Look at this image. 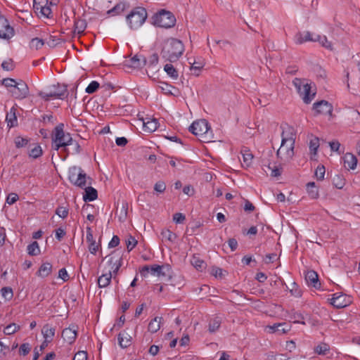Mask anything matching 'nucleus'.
I'll list each match as a JSON object with an SVG mask.
<instances>
[{
  "label": "nucleus",
  "instance_id": "nucleus-1",
  "mask_svg": "<svg viewBox=\"0 0 360 360\" xmlns=\"http://www.w3.org/2000/svg\"><path fill=\"white\" fill-rule=\"evenodd\" d=\"M184 52V45L182 41L175 38L166 39L162 44L161 56L170 63L176 62Z\"/></svg>",
  "mask_w": 360,
  "mask_h": 360
},
{
  "label": "nucleus",
  "instance_id": "nucleus-2",
  "mask_svg": "<svg viewBox=\"0 0 360 360\" xmlns=\"http://www.w3.org/2000/svg\"><path fill=\"white\" fill-rule=\"evenodd\" d=\"M189 131L199 137L201 142H210L213 139L212 131L206 120H199L189 127Z\"/></svg>",
  "mask_w": 360,
  "mask_h": 360
},
{
  "label": "nucleus",
  "instance_id": "nucleus-3",
  "mask_svg": "<svg viewBox=\"0 0 360 360\" xmlns=\"http://www.w3.org/2000/svg\"><path fill=\"white\" fill-rule=\"evenodd\" d=\"M63 128L64 124L60 123L55 127L52 134V147L56 150H58L60 148H65L74 143L71 134L65 133Z\"/></svg>",
  "mask_w": 360,
  "mask_h": 360
},
{
  "label": "nucleus",
  "instance_id": "nucleus-4",
  "mask_svg": "<svg viewBox=\"0 0 360 360\" xmlns=\"http://www.w3.org/2000/svg\"><path fill=\"white\" fill-rule=\"evenodd\" d=\"M148 17L147 11L145 8L138 6L133 8L127 15V22L131 30H137L143 25Z\"/></svg>",
  "mask_w": 360,
  "mask_h": 360
},
{
  "label": "nucleus",
  "instance_id": "nucleus-5",
  "mask_svg": "<svg viewBox=\"0 0 360 360\" xmlns=\"http://www.w3.org/2000/svg\"><path fill=\"white\" fill-rule=\"evenodd\" d=\"M152 19L154 25L164 28H170L174 26L176 22L174 15L170 11L164 9L154 14Z\"/></svg>",
  "mask_w": 360,
  "mask_h": 360
},
{
  "label": "nucleus",
  "instance_id": "nucleus-6",
  "mask_svg": "<svg viewBox=\"0 0 360 360\" xmlns=\"http://www.w3.org/2000/svg\"><path fill=\"white\" fill-rule=\"evenodd\" d=\"M298 94L302 97L303 101L308 104L314 99L316 93L311 91V86L308 83H305L299 78H295L292 81Z\"/></svg>",
  "mask_w": 360,
  "mask_h": 360
},
{
  "label": "nucleus",
  "instance_id": "nucleus-7",
  "mask_svg": "<svg viewBox=\"0 0 360 360\" xmlns=\"http://www.w3.org/2000/svg\"><path fill=\"white\" fill-rule=\"evenodd\" d=\"M294 148L295 143L281 141V146L276 152V156L283 163L289 162L295 155Z\"/></svg>",
  "mask_w": 360,
  "mask_h": 360
},
{
  "label": "nucleus",
  "instance_id": "nucleus-8",
  "mask_svg": "<svg viewBox=\"0 0 360 360\" xmlns=\"http://www.w3.org/2000/svg\"><path fill=\"white\" fill-rule=\"evenodd\" d=\"M68 90L65 85H58V87L54 91H50L49 93L40 91L39 96L46 101H49L50 98H56L59 99H64L68 96Z\"/></svg>",
  "mask_w": 360,
  "mask_h": 360
},
{
  "label": "nucleus",
  "instance_id": "nucleus-9",
  "mask_svg": "<svg viewBox=\"0 0 360 360\" xmlns=\"http://www.w3.org/2000/svg\"><path fill=\"white\" fill-rule=\"evenodd\" d=\"M10 91L15 98L23 99L28 96L29 88L24 81L19 80Z\"/></svg>",
  "mask_w": 360,
  "mask_h": 360
},
{
  "label": "nucleus",
  "instance_id": "nucleus-10",
  "mask_svg": "<svg viewBox=\"0 0 360 360\" xmlns=\"http://www.w3.org/2000/svg\"><path fill=\"white\" fill-rule=\"evenodd\" d=\"M14 34V29L9 25L8 20L4 16H0V39L8 40Z\"/></svg>",
  "mask_w": 360,
  "mask_h": 360
},
{
  "label": "nucleus",
  "instance_id": "nucleus-11",
  "mask_svg": "<svg viewBox=\"0 0 360 360\" xmlns=\"http://www.w3.org/2000/svg\"><path fill=\"white\" fill-rule=\"evenodd\" d=\"M165 268L169 269V266H164V265H158V264H154L152 266L145 265L143 266L141 270L140 271V273L142 276L146 277L147 276L148 274L150 272L153 275H155L158 276H165V273L163 271V269Z\"/></svg>",
  "mask_w": 360,
  "mask_h": 360
},
{
  "label": "nucleus",
  "instance_id": "nucleus-12",
  "mask_svg": "<svg viewBox=\"0 0 360 360\" xmlns=\"http://www.w3.org/2000/svg\"><path fill=\"white\" fill-rule=\"evenodd\" d=\"M330 303L335 308L341 309L350 303V299L345 294L334 293Z\"/></svg>",
  "mask_w": 360,
  "mask_h": 360
},
{
  "label": "nucleus",
  "instance_id": "nucleus-13",
  "mask_svg": "<svg viewBox=\"0 0 360 360\" xmlns=\"http://www.w3.org/2000/svg\"><path fill=\"white\" fill-rule=\"evenodd\" d=\"M147 60L142 55H135L129 60L125 61V65L134 69H140L146 65Z\"/></svg>",
  "mask_w": 360,
  "mask_h": 360
},
{
  "label": "nucleus",
  "instance_id": "nucleus-14",
  "mask_svg": "<svg viewBox=\"0 0 360 360\" xmlns=\"http://www.w3.org/2000/svg\"><path fill=\"white\" fill-rule=\"evenodd\" d=\"M313 109L316 114L331 115L333 112L332 105L324 100L314 103Z\"/></svg>",
  "mask_w": 360,
  "mask_h": 360
},
{
  "label": "nucleus",
  "instance_id": "nucleus-15",
  "mask_svg": "<svg viewBox=\"0 0 360 360\" xmlns=\"http://www.w3.org/2000/svg\"><path fill=\"white\" fill-rule=\"evenodd\" d=\"M78 327L75 325H72L68 328H66L62 331V338L68 344H72L77 336Z\"/></svg>",
  "mask_w": 360,
  "mask_h": 360
},
{
  "label": "nucleus",
  "instance_id": "nucleus-16",
  "mask_svg": "<svg viewBox=\"0 0 360 360\" xmlns=\"http://www.w3.org/2000/svg\"><path fill=\"white\" fill-rule=\"evenodd\" d=\"M91 179L86 176V174L84 172V171L80 167V170L79 171L78 174H77V179L74 182L72 183L73 185L84 188H85L88 184H91Z\"/></svg>",
  "mask_w": 360,
  "mask_h": 360
},
{
  "label": "nucleus",
  "instance_id": "nucleus-17",
  "mask_svg": "<svg viewBox=\"0 0 360 360\" xmlns=\"http://www.w3.org/2000/svg\"><path fill=\"white\" fill-rule=\"evenodd\" d=\"M281 128L282 129L281 141H285V142L290 143H295V135L294 134V129L287 124H281Z\"/></svg>",
  "mask_w": 360,
  "mask_h": 360
},
{
  "label": "nucleus",
  "instance_id": "nucleus-18",
  "mask_svg": "<svg viewBox=\"0 0 360 360\" xmlns=\"http://www.w3.org/2000/svg\"><path fill=\"white\" fill-rule=\"evenodd\" d=\"M86 242L89 243L88 248L89 252L93 255H96L101 245L96 243V240L94 239L93 231L89 226L86 227Z\"/></svg>",
  "mask_w": 360,
  "mask_h": 360
},
{
  "label": "nucleus",
  "instance_id": "nucleus-19",
  "mask_svg": "<svg viewBox=\"0 0 360 360\" xmlns=\"http://www.w3.org/2000/svg\"><path fill=\"white\" fill-rule=\"evenodd\" d=\"M269 332L279 335L285 334L291 330V326L287 323H278L269 326Z\"/></svg>",
  "mask_w": 360,
  "mask_h": 360
},
{
  "label": "nucleus",
  "instance_id": "nucleus-20",
  "mask_svg": "<svg viewBox=\"0 0 360 360\" xmlns=\"http://www.w3.org/2000/svg\"><path fill=\"white\" fill-rule=\"evenodd\" d=\"M344 166L347 169H354L357 165L356 157L351 153H347L342 157Z\"/></svg>",
  "mask_w": 360,
  "mask_h": 360
},
{
  "label": "nucleus",
  "instance_id": "nucleus-21",
  "mask_svg": "<svg viewBox=\"0 0 360 360\" xmlns=\"http://www.w3.org/2000/svg\"><path fill=\"white\" fill-rule=\"evenodd\" d=\"M295 42L297 44H302L306 41H315V37H312L310 32L307 31L304 32H299L295 35Z\"/></svg>",
  "mask_w": 360,
  "mask_h": 360
},
{
  "label": "nucleus",
  "instance_id": "nucleus-22",
  "mask_svg": "<svg viewBox=\"0 0 360 360\" xmlns=\"http://www.w3.org/2000/svg\"><path fill=\"white\" fill-rule=\"evenodd\" d=\"M305 279L308 285L315 288H320L321 283H319V276L316 271L313 270L308 271L305 276Z\"/></svg>",
  "mask_w": 360,
  "mask_h": 360
},
{
  "label": "nucleus",
  "instance_id": "nucleus-23",
  "mask_svg": "<svg viewBox=\"0 0 360 360\" xmlns=\"http://www.w3.org/2000/svg\"><path fill=\"white\" fill-rule=\"evenodd\" d=\"M85 192L83 195V200L85 202H91L96 200L98 197L97 191L91 186H86L84 188Z\"/></svg>",
  "mask_w": 360,
  "mask_h": 360
},
{
  "label": "nucleus",
  "instance_id": "nucleus-24",
  "mask_svg": "<svg viewBox=\"0 0 360 360\" xmlns=\"http://www.w3.org/2000/svg\"><path fill=\"white\" fill-rule=\"evenodd\" d=\"M118 344L122 348H127L131 344V337L125 331L118 335Z\"/></svg>",
  "mask_w": 360,
  "mask_h": 360
},
{
  "label": "nucleus",
  "instance_id": "nucleus-25",
  "mask_svg": "<svg viewBox=\"0 0 360 360\" xmlns=\"http://www.w3.org/2000/svg\"><path fill=\"white\" fill-rule=\"evenodd\" d=\"M55 332L56 328L51 326L49 324H45L41 329L44 338L51 342L53 339Z\"/></svg>",
  "mask_w": 360,
  "mask_h": 360
},
{
  "label": "nucleus",
  "instance_id": "nucleus-26",
  "mask_svg": "<svg viewBox=\"0 0 360 360\" xmlns=\"http://www.w3.org/2000/svg\"><path fill=\"white\" fill-rule=\"evenodd\" d=\"M52 272V264L49 262L43 263L38 271L37 272V275L41 278H46L51 274Z\"/></svg>",
  "mask_w": 360,
  "mask_h": 360
},
{
  "label": "nucleus",
  "instance_id": "nucleus-27",
  "mask_svg": "<svg viewBox=\"0 0 360 360\" xmlns=\"http://www.w3.org/2000/svg\"><path fill=\"white\" fill-rule=\"evenodd\" d=\"M105 258L108 259V263L110 266H115L117 263H122V257L120 252L113 251L111 254L107 256Z\"/></svg>",
  "mask_w": 360,
  "mask_h": 360
},
{
  "label": "nucleus",
  "instance_id": "nucleus-28",
  "mask_svg": "<svg viewBox=\"0 0 360 360\" xmlns=\"http://www.w3.org/2000/svg\"><path fill=\"white\" fill-rule=\"evenodd\" d=\"M112 278V275L111 274V271H108L107 273L102 274L98 278V285L99 288H105L107 287Z\"/></svg>",
  "mask_w": 360,
  "mask_h": 360
},
{
  "label": "nucleus",
  "instance_id": "nucleus-29",
  "mask_svg": "<svg viewBox=\"0 0 360 360\" xmlns=\"http://www.w3.org/2000/svg\"><path fill=\"white\" fill-rule=\"evenodd\" d=\"M148 120L143 121V129L145 131L147 132H153L155 131L158 127V122L156 119H147Z\"/></svg>",
  "mask_w": 360,
  "mask_h": 360
},
{
  "label": "nucleus",
  "instance_id": "nucleus-30",
  "mask_svg": "<svg viewBox=\"0 0 360 360\" xmlns=\"http://www.w3.org/2000/svg\"><path fill=\"white\" fill-rule=\"evenodd\" d=\"M162 320V318L159 316H156L153 319H152L148 324V331H150L152 333L158 331L160 328Z\"/></svg>",
  "mask_w": 360,
  "mask_h": 360
},
{
  "label": "nucleus",
  "instance_id": "nucleus-31",
  "mask_svg": "<svg viewBox=\"0 0 360 360\" xmlns=\"http://www.w3.org/2000/svg\"><path fill=\"white\" fill-rule=\"evenodd\" d=\"M307 190L309 196L311 199H316L319 196V189L314 182H309L307 184Z\"/></svg>",
  "mask_w": 360,
  "mask_h": 360
},
{
  "label": "nucleus",
  "instance_id": "nucleus-32",
  "mask_svg": "<svg viewBox=\"0 0 360 360\" xmlns=\"http://www.w3.org/2000/svg\"><path fill=\"white\" fill-rule=\"evenodd\" d=\"M164 70L166 72L168 76L173 79H177L179 77V73L177 70L171 63H167L164 66Z\"/></svg>",
  "mask_w": 360,
  "mask_h": 360
},
{
  "label": "nucleus",
  "instance_id": "nucleus-33",
  "mask_svg": "<svg viewBox=\"0 0 360 360\" xmlns=\"http://www.w3.org/2000/svg\"><path fill=\"white\" fill-rule=\"evenodd\" d=\"M221 323V321L219 317L210 319L208 324L209 332L211 333H215L219 328Z\"/></svg>",
  "mask_w": 360,
  "mask_h": 360
},
{
  "label": "nucleus",
  "instance_id": "nucleus-34",
  "mask_svg": "<svg viewBox=\"0 0 360 360\" xmlns=\"http://www.w3.org/2000/svg\"><path fill=\"white\" fill-rule=\"evenodd\" d=\"M315 41H319V44L324 48L328 50H333V46L326 36L316 35Z\"/></svg>",
  "mask_w": 360,
  "mask_h": 360
},
{
  "label": "nucleus",
  "instance_id": "nucleus-35",
  "mask_svg": "<svg viewBox=\"0 0 360 360\" xmlns=\"http://www.w3.org/2000/svg\"><path fill=\"white\" fill-rule=\"evenodd\" d=\"M126 5L123 2H120L117 4L112 8L110 9L108 11V14L111 15H115L120 14L122 13L125 9Z\"/></svg>",
  "mask_w": 360,
  "mask_h": 360
},
{
  "label": "nucleus",
  "instance_id": "nucleus-36",
  "mask_svg": "<svg viewBox=\"0 0 360 360\" xmlns=\"http://www.w3.org/2000/svg\"><path fill=\"white\" fill-rule=\"evenodd\" d=\"M27 253L32 256H37L40 254V249L37 241L32 242L27 246Z\"/></svg>",
  "mask_w": 360,
  "mask_h": 360
},
{
  "label": "nucleus",
  "instance_id": "nucleus-37",
  "mask_svg": "<svg viewBox=\"0 0 360 360\" xmlns=\"http://www.w3.org/2000/svg\"><path fill=\"white\" fill-rule=\"evenodd\" d=\"M290 318L294 319L295 323H300L302 325L306 324L305 321H304V316L300 311L292 310L290 315Z\"/></svg>",
  "mask_w": 360,
  "mask_h": 360
},
{
  "label": "nucleus",
  "instance_id": "nucleus-38",
  "mask_svg": "<svg viewBox=\"0 0 360 360\" xmlns=\"http://www.w3.org/2000/svg\"><path fill=\"white\" fill-rule=\"evenodd\" d=\"M86 27V22L85 20L77 19L75 21V30L77 31L78 34L83 33Z\"/></svg>",
  "mask_w": 360,
  "mask_h": 360
},
{
  "label": "nucleus",
  "instance_id": "nucleus-39",
  "mask_svg": "<svg viewBox=\"0 0 360 360\" xmlns=\"http://www.w3.org/2000/svg\"><path fill=\"white\" fill-rule=\"evenodd\" d=\"M191 264L198 270H202L205 267V263L198 257L193 256L191 260Z\"/></svg>",
  "mask_w": 360,
  "mask_h": 360
},
{
  "label": "nucleus",
  "instance_id": "nucleus-40",
  "mask_svg": "<svg viewBox=\"0 0 360 360\" xmlns=\"http://www.w3.org/2000/svg\"><path fill=\"white\" fill-rule=\"evenodd\" d=\"M20 329V326L15 323H12L5 327L4 330V333L6 335H12L19 330Z\"/></svg>",
  "mask_w": 360,
  "mask_h": 360
},
{
  "label": "nucleus",
  "instance_id": "nucleus-41",
  "mask_svg": "<svg viewBox=\"0 0 360 360\" xmlns=\"http://www.w3.org/2000/svg\"><path fill=\"white\" fill-rule=\"evenodd\" d=\"M242 158H243V162H242L243 167H249L252 162V159L253 158L252 153H250L249 151H245V153H242Z\"/></svg>",
  "mask_w": 360,
  "mask_h": 360
},
{
  "label": "nucleus",
  "instance_id": "nucleus-42",
  "mask_svg": "<svg viewBox=\"0 0 360 360\" xmlns=\"http://www.w3.org/2000/svg\"><path fill=\"white\" fill-rule=\"evenodd\" d=\"M80 170V167L73 166L69 169L68 179L71 184L77 179V174Z\"/></svg>",
  "mask_w": 360,
  "mask_h": 360
},
{
  "label": "nucleus",
  "instance_id": "nucleus-43",
  "mask_svg": "<svg viewBox=\"0 0 360 360\" xmlns=\"http://www.w3.org/2000/svg\"><path fill=\"white\" fill-rule=\"evenodd\" d=\"M51 14H52L51 8L50 6L49 5V1L46 0V3L43 6V8L40 13V15H41V16L45 17L46 18H51Z\"/></svg>",
  "mask_w": 360,
  "mask_h": 360
},
{
  "label": "nucleus",
  "instance_id": "nucleus-44",
  "mask_svg": "<svg viewBox=\"0 0 360 360\" xmlns=\"http://www.w3.org/2000/svg\"><path fill=\"white\" fill-rule=\"evenodd\" d=\"M42 155V149L39 145H36L29 153V155L34 159L39 158Z\"/></svg>",
  "mask_w": 360,
  "mask_h": 360
},
{
  "label": "nucleus",
  "instance_id": "nucleus-45",
  "mask_svg": "<svg viewBox=\"0 0 360 360\" xmlns=\"http://www.w3.org/2000/svg\"><path fill=\"white\" fill-rule=\"evenodd\" d=\"M136 244L137 240H136V238L134 236L129 235L126 240V245L128 252L132 250V249L136 245Z\"/></svg>",
  "mask_w": 360,
  "mask_h": 360
},
{
  "label": "nucleus",
  "instance_id": "nucleus-46",
  "mask_svg": "<svg viewBox=\"0 0 360 360\" xmlns=\"http://www.w3.org/2000/svg\"><path fill=\"white\" fill-rule=\"evenodd\" d=\"M319 146V139L317 137H314L309 142V149L311 153H313L314 155L316 154L318 148Z\"/></svg>",
  "mask_w": 360,
  "mask_h": 360
},
{
  "label": "nucleus",
  "instance_id": "nucleus-47",
  "mask_svg": "<svg viewBox=\"0 0 360 360\" xmlns=\"http://www.w3.org/2000/svg\"><path fill=\"white\" fill-rule=\"evenodd\" d=\"M44 44V41L37 37L32 39L30 41V47L36 50L41 49Z\"/></svg>",
  "mask_w": 360,
  "mask_h": 360
},
{
  "label": "nucleus",
  "instance_id": "nucleus-48",
  "mask_svg": "<svg viewBox=\"0 0 360 360\" xmlns=\"http://www.w3.org/2000/svg\"><path fill=\"white\" fill-rule=\"evenodd\" d=\"M326 169L323 165H319L315 170L314 175L318 180H323L324 179Z\"/></svg>",
  "mask_w": 360,
  "mask_h": 360
},
{
  "label": "nucleus",
  "instance_id": "nucleus-49",
  "mask_svg": "<svg viewBox=\"0 0 360 360\" xmlns=\"http://www.w3.org/2000/svg\"><path fill=\"white\" fill-rule=\"evenodd\" d=\"M314 350L318 354L324 355L329 350V346L326 343H321L316 346Z\"/></svg>",
  "mask_w": 360,
  "mask_h": 360
},
{
  "label": "nucleus",
  "instance_id": "nucleus-50",
  "mask_svg": "<svg viewBox=\"0 0 360 360\" xmlns=\"http://www.w3.org/2000/svg\"><path fill=\"white\" fill-rule=\"evenodd\" d=\"M162 237L170 242L174 241L176 238V235L169 230L162 231L161 233Z\"/></svg>",
  "mask_w": 360,
  "mask_h": 360
},
{
  "label": "nucleus",
  "instance_id": "nucleus-51",
  "mask_svg": "<svg viewBox=\"0 0 360 360\" xmlns=\"http://www.w3.org/2000/svg\"><path fill=\"white\" fill-rule=\"evenodd\" d=\"M100 86V84L98 82L96 81H92L89 85L86 88V92L88 93V94H93L94 92H96L98 89L99 88Z\"/></svg>",
  "mask_w": 360,
  "mask_h": 360
},
{
  "label": "nucleus",
  "instance_id": "nucleus-52",
  "mask_svg": "<svg viewBox=\"0 0 360 360\" xmlns=\"http://www.w3.org/2000/svg\"><path fill=\"white\" fill-rule=\"evenodd\" d=\"M46 1V0H34L33 7L37 13L40 14Z\"/></svg>",
  "mask_w": 360,
  "mask_h": 360
},
{
  "label": "nucleus",
  "instance_id": "nucleus-53",
  "mask_svg": "<svg viewBox=\"0 0 360 360\" xmlns=\"http://www.w3.org/2000/svg\"><path fill=\"white\" fill-rule=\"evenodd\" d=\"M165 189L166 184L163 181H159L154 185V190L158 193H164Z\"/></svg>",
  "mask_w": 360,
  "mask_h": 360
},
{
  "label": "nucleus",
  "instance_id": "nucleus-54",
  "mask_svg": "<svg viewBox=\"0 0 360 360\" xmlns=\"http://www.w3.org/2000/svg\"><path fill=\"white\" fill-rule=\"evenodd\" d=\"M30 350H31L30 345L29 343H23L20 345V347L19 348V353L21 355L25 356L27 354H29Z\"/></svg>",
  "mask_w": 360,
  "mask_h": 360
},
{
  "label": "nucleus",
  "instance_id": "nucleus-55",
  "mask_svg": "<svg viewBox=\"0 0 360 360\" xmlns=\"http://www.w3.org/2000/svg\"><path fill=\"white\" fill-rule=\"evenodd\" d=\"M158 63V56L157 53L152 54L147 60V64L148 67H153L157 65Z\"/></svg>",
  "mask_w": 360,
  "mask_h": 360
},
{
  "label": "nucleus",
  "instance_id": "nucleus-56",
  "mask_svg": "<svg viewBox=\"0 0 360 360\" xmlns=\"http://www.w3.org/2000/svg\"><path fill=\"white\" fill-rule=\"evenodd\" d=\"M17 82L18 81L12 78H6L2 80V84L6 87L11 88V89L14 87Z\"/></svg>",
  "mask_w": 360,
  "mask_h": 360
},
{
  "label": "nucleus",
  "instance_id": "nucleus-57",
  "mask_svg": "<svg viewBox=\"0 0 360 360\" xmlns=\"http://www.w3.org/2000/svg\"><path fill=\"white\" fill-rule=\"evenodd\" d=\"M28 143V140L27 139L18 136L15 139V144L17 148H22L25 146Z\"/></svg>",
  "mask_w": 360,
  "mask_h": 360
},
{
  "label": "nucleus",
  "instance_id": "nucleus-58",
  "mask_svg": "<svg viewBox=\"0 0 360 360\" xmlns=\"http://www.w3.org/2000/svg\"><path fill=\"white\" fill-rule=\"evenodd\" d=\"M56 214L60 217L65 219L68 217V210L63 207H59L56 209Z\"/></svg>",
  "mask_w": 360,
  "mask_h": 360
},
{
  "label": "nucleus",
  "instance_id": "nucleus-59",
  "mask_svg": "<svg viewBox=\"0 0 360 360\" xmlns=\"http://www.w3.org/2000/svg\"><path fill=\"white\" fill-rule=\"evenodd\" d=\"M1 294L4 297H5L6 300H10L13 297V291L12 289L10 288H3L1 289Z\"/></svg>",
  "mask_w": 360,
  "mask_h": 360
},
{
  "label": "nucleus",
  "instance_id": "nucleus-60",
  "mask_svg": "<svg viewBox=\"0 0 360 360\" xmlns=\"http://www.w3.org/2000/svg\"><path fill=\"white\" fill-rule=\"evenodd\" d=\"M185 219H186L185 215L180 212H177V213L174 214L173 216V220L176 224H182V223H184Z\"/></svg>",
  "mask_w": 360,
  "mask_h": 360
},
{
  "label": "nucleus",
  "instance_id": "nucleus-61",
  "mask_svg": "<svg viewBox=\"0 0 360 360\" xmlns=\"http://www.w3.org/2000/svg\"><path fill=\"white\" fill-rule=\"evenodd\" d=\"M290 292L292 296H295L296 297H301L302 295L301 290L298 288V286L296 285L295 283H292V288L290 289Z\"/></svg>",
  "mask_w": 360,
  "mask_h": 360
},
{
  "label": "nucleus",
  "instance_id": "nucleus-62",
  "mask_svg": "<svg viewBox=\"0 0 360 360\" xmlns=\"http://www.w3.org/2000/svg\"><path fill=\"white\" fill-rule=\"evenodd\" d=\"M87 352L85 351H79L75 354L73 357V360H86L87 359Z\"/></svg>",
  "mask_w": 360,
  "mask_h": 360
},
{
  "label": "nucleus",
  "instance_id": "nucleus-63",
  "mask_svg": "<svg viewBox=\"0 0 360 360\" xmlns=\"http://www.w3.org/2000/svg\"><path fill=\"white\" fill-rule=\"evenodd\" d=\"M6 120L8 122V126L9 127H13L15 126V123L17 122V118H16V116L15 115V113H13V115H6Z\"/></svg>",
  "mask_w": 360,
  "mask_h": 360
},
{
  "label": "nucleus",
  "instance_id": "nucleus-64",
  "mask_svg": "<svg viewBox=\"0 0 360 360\" xmlns=\"http://www.w3.org/2000/svg\"><path fill=\"white\" fill-rule=\"evenodd\" d=\"M1 67L4 70L9 71L13 69V60L9 59L8 60H5L1 63Z\"/></svg>",
  "mask_w": 360,
  "mask_h": 360
}]
</instances>
